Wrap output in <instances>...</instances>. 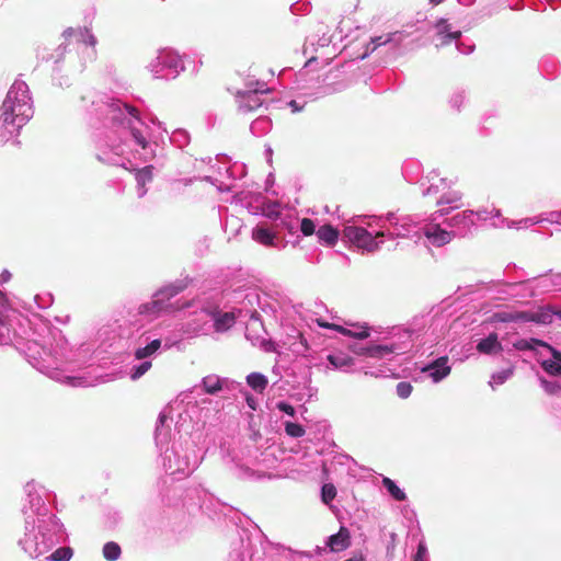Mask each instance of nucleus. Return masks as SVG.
I'll return each mask as SVG.
<instances>
[{"instance_id": "1", "label": "nucleus", "mask_w": 561, "mask_h": 561, "mask_svg": "<svg viewBox=\"0 0 561 561\" xmlns=\"http://www.w3.org/2000/svg\"><path fill=\"white\" fill-rule=\"evenodd\" d=\"M343 238L368 252H375L379 249L376 238L362 227L346 226L343 229Z\"/></svg>"}, {"instance_id": "22", "label": "nucleus", "mask_w": 561, "mask_h": 561, "mask_svg": "<svg viewBox=\"0 0 561 561\" xmlns=\"http://www.w3.org/2000/svg\"><path fill=\"white\" fill-rule=\"evenodd\" d=\"M73 556L71 547H60L56 549L47 559L49 561H69Z\"/></svg>"}, {"instance_id": "47", "label": "nucleus", "mask_w": 561, "mask_h": 561, "mask_svg": "<svg viewBox=\"0 0 561 561\" xmlns=\"http://www.w3.org/2000/svg\"><path fill=\"white\" fill-rule=\"evenodd\" d=\"M421 553H423L422 547H420V549L417 551V558L421 556Z\"/></svg>"}, {"instance_id": "37", "label": "nucleus", "mask_w": 561, "mask_h": 561, "mask_svg": "<svg viewBox=\"0 0 561 561\" xmlns=\"http://www.w3.org/2000/svg\"><path fill=\"white\" fill-rule=\"evenodd\" d=\"M531 345H538V346H542V347H547L550 346L547 342L545 341H541V340H538V339H531Z\"/></svg>"}, {"instance_id": "16", "label": "nucleus", "mask_w": 561, "mask_h": 561, "mask_svg": "<svg viewBox=\"0 0 561 561\" xmlns=\"http://www.w3.org/2000/svg\"><path fill=\"white\" fill-rule=\"evenodd\" d=\"M248 385L255 391L263 392L267 386V379L264 375L252 373L247 377Z\"/></svg>"}, {"instance_id": "23", "label": "nucleus", "mask_w": 561, "mask_h": 561, "mask_svg": "<svg viewBox=\"0 0 561 561\" xmlns=\"http://www.w3.org/2000/svg\"><path fill=\"white\" fill-rule=\"evenodd\" d=\"M186 285L184 283L169 285L161 289L157 295L161 296L162 298L170 299L179 293L183 291Z\"/></svg>"}, {"instance_id": "5", "label": "nucleus", "mask_w": 561, "mask_h": 561, "mask_svg": "<svg viewBox=\"0 0 561 561\" xmlns=\"http://www.w3.org/2000/svg\"><path fill=\"white\" fill-rule=\"evenodd\" d=\"M447 362L448 358L446 356L439 357L423 368V371H428L434 381H439L450 373V367L447 365Z\"/></svg>"}, {"instance_id": "34", "label": "nucleus", "mask_w": 561, "mask_h": 561, "mask_svg": "<svg viewBox=\"0 0 561 561\" xmlns=\"http://www.w3.org/2000/svg\"><path fill=\"white\" fill-rule=\"evenodd\" d=\"M499 319L501 321H504V322H507V321H515V318H514V312H504V313H500L497 314Z\"/></svg>"}, {"instance_id": "25", "label": "nucleus", "mask_w": 561, "mask_h": 561, "mask_svg": "<svg viewBox=\"0 0 561 561\" xmlns=\"http://www.w3.org/2000/svg\"><path fill=\"white\" fill-rule=\"evenodd\" d=\"M285 432L287 435H289L290 437H295V438H298V437H301L305 435V428L298 423L287 422L285 424Z\"/></svg>"}, {"instance_id": "42", "label": "nucleus", "mask_w": 561, "mask_h": 561, "mask_svg": "<svg viewBox=\"0 0 561 561\" xmlns=\"http://www.w3.org/2000/svg\"><path fill=\"white\" fill-rule=\"evenodd\" d=\"M127 108H128L129 114H131L133 116L137 117L138 111L135 107L130 106V107H127Z\"/></svg>"}, {"instance_id": "3", "label": "nucleus", "mask_w": 561, "mask_h": 561, "mask_svg": "<svg viewBox=\"0 0 561 561\" xmlns=\"http://www.w3.org/2000/svg\"><path fill=\"white\" fill-rule=\"evenodd\" d=\"M424 236L436 247H443L454 239V233L439 228L438 226L427 227Z\"/></svg>"}, {"instance_id": "49", "label": "nucleus", "mask_w": 561, "mask_h": 561, "mask_svg": "<svg viewBox=\"0 0 561 561\" xmlns=\"http://www.w3.org/2000/svg\"><path fill=\"white\" fill-rule=\"evenodd\" d=\"M415 561H419L417 558L415 559Z\"/></svg>"}, {"instance_id": "14", "label": "nucleus", "mask_w": 561, "mask_h": 561, "mask_svg": "<svg viewBox=\"0 0 561 561\" xmlns=\"http://www.w3.org/2000/svg\"><path fill=\"white\" fill-rule=\"evenodd\" d=\"M322 327L324 328H331L340 333H342L343 335H347V336H352L354 339H357V340H364V339H367L369 336V330L368 328H364L363 330L360 331H357V332H354V331H351L342 325H339V324H321Z\"/></svg>"}, {"instance_id": "28", "label": "nucleus", "mask_w": 561, "mask_h": 561, "mask_svg": "<svg viewBox=\"0 0 561 561\" xmlns=\"http://www.w3.org/2000/svg\"><path fill=\"white\" fill-rule=\"evenodd\" d=\"M300 230L307 237L317 232L314 222L310 218H304L301 220Z\"/></svg>"}, {"instance_id": "36", "label": "nucleus", "mask_w": 561, "mask_h": 561, "mask_svg": "<svg viewBox=\"0 0 561 561\" xmlns=\"http://www.w3.org/2000/svg\"><path fill=\"white\" fill-rule=\"evenodd\" d=\"M373 42L375 43V47L374 48H376L377 46H380V45H383V44L388 43L389 42V37L383 39L380 36V37L374 38Z\"/></svg>"}, {"instance_id": "19", "label": "nucleus", "mask_w": 561, "mask_h": 561, "mask_svg": "<svg viewBox=\"0 0 561 561\" xmlns=\"http://www.w3.org/2000/svg\"><path fill=\"white\" fill-rule=\"evenodd\" d=\"M203 387L206 393L215 394L222 389L221 381L216 376H207L203 379Z\"/></svg>"}, {"instance_id": "7", "label": "nucleus", "mask_w": 561, "mask_h": 561, "mask_svg": "<svg viewBox=\"0 0 561 561\" xmlns=\"http://www.w3.org/2000/svg\"><path fill=\"white\" fill-rule=\"evenodd\" d=\"M436 35L439 39V45H448L455 39H459L461 36L460 31H453L451 26L447 24L445 20H440L436 24Z\"/></svg>"}, {"instance_id": "38", "label": "nucleus", "mask_w": 561, "mask_h": 561, "mask_svg": "<svg viewBox=\"0 0 561 561\" xmlns=\"http://www.w3.org/2000/svg\"><path fill=\"white\" fill-rule=\"evenodd\" d=\"M192 304H193V301H186V302H184V304H180V301H178V302L175 304V307H174V308H175L176 310L185 309V308H190V307L192 306Z\"/></svg>"}, {"instance_id": "33", "label": "nucleus", "mask_w": 561, "mask_h": 561, "mask_svg": "<svg viewBox=\"0 0 561 561\" xmlns=\"http://www.w3.org/2000/svg\"><path fill=\"white\" fill-rule=\"evenodd\" d=\"M153 313L164 310V305L161 299H154L149 302Z\"/></svg>"}, {"instance_id": "4", "label": "nucleus", "mask_w": 561, "mask_h": 561, "mask_svg": "<svg viewBox=\"0 0 561 561\" xmlns=\"http://www.w3.org/2000/svg\"><path fill=\"white\" fill-rule=\"evenodd\" d=\"M252 239L264 245V247H274L275 240H277V234L273 232L266 224L257 225L252 230Z\"/></svg>"}, {"instance_id": "39", "label": "nucleus", "mask_w": 561, "mask_h": 561, "mask_svg": "<svg viewBox=\"0 0 561 561\" xmlns=\"http://www.w3.org/2000/svg\"><path fill=\"white\" fill-rule=\"evenodd\" d=\"M520 350H533L531 340L530 341H522L519 343Z\"/></svg>"}, {"instance_id": "46", "label": "nucleus", "mask_w": 561, "mask_h": 561, "mask_svg": "<svg viewBox=\"0 0 561 561\" xmlns=\"http://www.w3.org/2000/svg\"><path fill=\"white\" fill-rule=\"evenodd\" d=\"M554 314H556V316H558L559 318H561V310H557V309H556Z\"/></svg>"}, {"instance_id": "21", "label": "nucleus", "mask_w": 561, "mask_h": 561, "mask_svg": "<svg viewBox=\"0 0 561 561\" xmlns=\"http://www.w3.org/2000/svg\"><path fill=\"white\" fill-rule=\"evenodd\" d=\"M121 553V547L114 541L106 542L103 547V556L108 561H116Z\"/></svg>"}, {"instance_id": "27", "label": "nucleus", "mask_w": 561, "mask_h": 561, "mask_svg": "<svg viewBox=\"0 0 561 561\" xmlns=\"http://www.w3.org/2000/svg\"><path fill=\"white\" fill-rule=\"evenodd\" d=\"M413 387L410 382L401 381L397 385V394L402 398L407 399L412 393Z\"/></svg>"}, {"instance_id": "24", "label": "nucleus", "mask_w": 561, "mask_h": 561, "mask_svg": "<svg viewBox=\"0 0 561 561\" xmlns=\"http://www.w3.org/2000/svg\"><path fill=\"white\" fill-rule=\"evenodd\" d=\"M328 360L335 368L351 366V365H353V362H354V359L351 356H341V355H329Z\"/></svg>"}, {"instance_id": "40", "label": "nucleus", "mask_w": 561, "mask_h": 561, "mask_svg": "<svg viewBox=\"0 0 561 561\" xmlns=\"http://www.w3.org/2000/svg\"><path fill=\"white\" fill-rule=\"evenodd\" d=\"M247 403L252 410H255V401L252 397L247 398Z\"/></svg>"}, {"instance_id": "10", "label": "nucleus", "mask_w": 561, "mask_h": 561, "mask_svg": "<svg viewBox=\"0 0 561 561\" xmlns=\"http://www.w3.org/2000/svg\"><path fill=\"white\" fill-rule=\"evenodd\" d=\"M268 92V89L265 87V83L260 81L250 80L245 83V89L238 90L236 92L237 98H251L252 94H263Z\"/></svg>"}, {"instance_id": "11", "label": "nucleus", "mask_w": 561, "mask_h": 561, "mask_svg": "<svg viewBox=\"0 0 561 561\" xmlns=\"http://www.w3.org/2000/svg\"><path fill=\"white\" fill-rule=\"evenodd\" d=\"M214 328L216 332H225L229 330L236 322V317L233 312H217L214 316Z\"/></svg>"}, {"instance_id": "18", "label": "nucleus", "mask_w": 561, "mask_h": 561, "mask_svg": "<svg viewBox=\"0 0 561 561\" xmlns=\"http://www.w3.org/2000/svg\"><path fill=\"white\" fill-rule=\"evenodd\" d=\"M393 352V348L391 346L387 345H374L369 346L365 350H363L359 354H367L370 357L380 358L383 357L387 354H390Z\"/></svg>"}, {"instance_id": "20", "label": "nucleus", "mask_w": 561, "mask_h": 561, "mask_svg": "<svg viewBox=\"0 0 561 561\" xmlns=\"http://www.w3.org/2000/svg\"><path fill=\"white\" fill-rule=\"evenodd\" d=\"M382 483L391 496L397 501H404L405 493L390 478H383Z\"/></svg>"}, {"instance_id": "44", "label": "nucleus", "mask_w": 561, "mask_h": 561, "mask_svg": "<svg viewBox=\"0 0 561 561\" xmlns=\"http://www.w3.org/2000/svg\"><path fill=\"white\" fill-rule=\"evenodd\" d=\"M1 276L4 280H7L10 276V274L8 272H5V274H2Z\"/></svg>"}, {"instance_id": "29", "label": "nucleus", "mask_w": 561, "mask_h": 561, "mask_svg": "<svg viewBox=\"0 0 561 561\" xmlns=\"http://www.w3.org/2000/svg\"><path fill=\"white\" fill-rule=\"evenodd\" d=\"M151 368V362H144L141 363L140 365H138L137 367H135L133 374H131V379H138L140 378L142 375H145L149 369Z\"/></svg>"}, {"instance_id": "13", "label": "nucleus", "mask_w": 561, "mask_h": 561, "mask_svg": "<svg viewBox=\"0 0 561 561\" xmlns=\"http://www.w3.org/2000/svg\"><path fill=\"white\" fill-rule=\"evenodd\" d=\"M500 348H501V344H500V342L497 340V335L495 333H492L489 336H486L485 339H482L477 345V350L480 353H484V354H490V353L494 352L495 350H500Z\"/></svg>"}, {"instance_id": "15", "label": "nucleus", "mask_w": 561, "mask_h": 561, "mask_svg": "<svg viewBox=\"0 0 561 561\" xmlns=\"http://www.w3.org/2000/svg\"><path fill=\"white\" fill-rule=\"evenodd\" d=\"M237 99H238L239 107L243 112L254 111L263 104V102L260 98V94H252L251 98H245V99H243V98H237Z\"/></svg>"}, {"instance_id": "9", "label": "nucleus", "mask_w": 561, "mask_h": 561, "mask_svg": "<svg viewBox=\"0 0 561 561\" xmlns=\"http://www.w3.org/2000/svg\"><path fill=\"white\" fill-rule=\"evenodd\" d=\"M556 309L551 306L539 307L537 311H531L530 322L538 324H550L553 320Z\"/></svg>"}, {"instance_id": "31", "label": "nucleus", "mask_w": 561, "mask_h": 561, "mask_svg": "<svg viewBox=\"0 0 561 561\" xmlns=\"http://www.w3.org/2000/svg\"><path fill=\"white\" fill-rule=\"evenodd\" d=\"M531 311H516L514 312L515 321L530 322Z\"/></svg>"}, {"instance_id": "17", "label": "nucleus", "mask_w": 561, "mask_h": 561, "mask_svg": "<svg viewBox=\"0 0 561 561\" xmlns=\"http://www.w3.org/2000/svg\"><path fill=\"white\" fill-rule=\"evenodd\" d=\"M161 347V341L159 339L151 341L145 347L138 348L135 352V357L137 359H144L152 354H154Z\"/></svg>"}, {"instance_id": "6", "label": "nucleus", "mask_w": 561, "mask_h": 561, "mask_svg": "<svg viewBox=\"0 0 561 561\" xmlns=\"http://www.w3.org/2000/svg\"><path fill=\"white\" fill-rule=\"evenodd\" d=\"M159 64L163 65L169 69H174V78L179 76L181 71H185L186 67L184 60L178 54L167 51L158 56Z\"/></svg>"}, {"instance_id": "43", "label": "nucleus", "mask_w": 561, "mask_h": 561, "mask_svg": "<svg viewBox=\"0 0 561 561\" xmlns=\"http://www.w3.org/2000/svg\"><path fill=\"white\" fill-rule=\"evenodd\" d=\"M444 0H428V2L432 4V5H437L439 3H442Z\"/></svg>"}, {"instance_id": "30", "label": "nucleus", "mask_w": 561, "mask_h": 561, "mask_svg": "<svg viewBox=\"0 0 561 561\" xmlns=\"http://www.w3.org/2000/svg\"><path fill=\"white\" fill-rule=\"evenodd\" d=\"M277 409L290 416L295 415V408L286 402H278Z\"/></svg>"}, {"instance_id": "8", "label": "nucleus", "mask_w": 561, "mask_h": 561, "mask_svg": "<svg viewBox=\"0 0 561 561\" xmlns=\"http://www.w3.org/2000/svg\"><path fill=\"white\" fill-rule=\"evenodd\" d=\"M548 350L551 352L554 360H543L541 366L547 374L551 376H561V352L552 346H548Z\"/></svg>"}, {"instance_id": "32", "label": "nucleus", "mask_w": 561, "mask_h": 561, "mask_svg": "<svg viewBox=\"0 0 561 561\" xmlns=\"http://www.w3.org/2000/svg\"><path fill=\"white\" fill-rule=\"evenodd\" d=\"M133 137L135 138L136 142L141 146L142 148L147 147V141L142 134L138 129L131 130Z\"/></svg>"}, {"instance_id": "41", "label": "nucleus", "mask_w": 561, "mask_h": 561, "mask_svg": "<svg viewBox=\"0 0 561 561\" xmlns=\"http://www.w3.org/2000/svg\"><path fill=\"white\" fill-rule=\"evenodd\" d=\"M142 174L147 175L150 179L151 174L149 168L142 169V171L139 173V176H141Z\"/></svg>"}, {"instance_id": "48", "label": "nucleus", "mask_w": 561, "mask_h": 561, "mask_svg": "<svg viewBox=\"0 0 561 561\" xmlns=\"http://www.w3.org/2000/svg\"><path fill=\"white\" fill-rule=\"evenodd\" d=\"M421 553H423L422 547H420V549L417 551V558L421 556Z\"/></svg>"}, {"instance_id": "45", "label": "nucleus", "mask_w": 561, "mask_h": 561, "mask_svg": "<svg viewBox=\"0 0 561 561\" xmlns=\"http://www.w3.org/2000/svg\"><path fill=\"white\" fill-rule=\"evenodd\" d=\"M344 561H364L362 558L360 559H353V558H350V559H346Z\"/></svg>"}, {"instance_id": "2", "label": "nucleus", "mask_w": 561, "mask_h": 561, "mask_svg": "<svg viewBox=\"0 0 561 561\" xmlns=\"http://www.w3.org/2000/svg\"><path fill=\"white\" fill-rule=\"evenodd\" d=\"M327 546L332 552L346 550L351 546L350 530L346 527H341L336 534L328 538Z\"/></svg>"}, {"instance_id": "26", "label": "nucleus", "mask_w": 561, "mask_h": 561, "mask_svg": "<svg viewBox=\"0 0 561 561\" xmlns=\"http://www.w3.org/2000/svg\"><path fill=\"white\" fill-rule=\"evenodd\" d=\"M336 496V489L333 484L327 483L322 486L321 497L325 504H329Z\"/></svg>"}, {"instance_id": "12", "label": "nucleus", "mask_w": 561, "mask_h": 561, "mask_svg": "<svg viewBox=\"0 0 561 561\" xmlns=\"http://www.w3.org/2000/svg\"><path fill=\"white\" fill-rule=\"evenodd\" d=\"M316 233L318 239L327 245H334L339 238L337 229L333 228L331 225L321 226Z\"/></svg>"}, {"instance_id": "35", "label": "nucleus", "mask_w": 561, "mask_h": 561, "mask_svg": "<svg viewBox=\"0 0 561 561\" xmlns=\"http://www.w3.org/2000/svg\"><path fill=\"white\" fill-rule=\"evenodd\" d=\"M139 313H141V314L153 313L152 310H151L150 304L147 302V304L140 305L139 306Z\"/></svg>"}]
</instances>
